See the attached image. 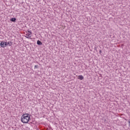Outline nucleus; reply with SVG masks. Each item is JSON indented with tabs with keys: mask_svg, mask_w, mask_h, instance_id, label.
<instances>
[{
	"mask_svg": "<svg viewBox=\"0 0 130 130\" xmlns=\"http://www.w3.org/2000/svg\"><path fill=\"white\" fill-rule=\"evenodd\" d=\"M128 123L129 124V126L130 127V119L128 121Z\"/></svg>",
	"mask_w": 130,
	"mask_h": 130,
	"instance_id": "obj_9",
	"label": "nucleus"
},
{
	"mask_svg": "<svg viewBox=\"0 0 130 130\" xmlns=\"http://www.w3.org/2000/svg\"><path fill=\"white\" fill-rule=\"evenodd\" d=\"M35 69H38V65L35 66Z\"/></svg>",
	"mask_w": 130,
	"mask_h": 130,
	"instance_id": "obj_8",
	"label": "nucleus"
},
{
	"mask_svg": "<svg viewBox=\"0 0 130 130\" xmlns=\"http://www.w3.org/2000/svg\"><path fill=\"white\" fill-rule=\"evenodd\" d=\"M100 52H101V50L100 51Z\"/></svg>",
	"mask_w": 130,
	"mask_h": 130,
	"instance_id": "obj_10",
	"label": "nucleus"
},
{
	"mask_svg": "<svg viewBox=\"0 0 130 130\" xmlns=\"http://www.w3.org/2000/svg\"><path fill=\"white\" fill-rule=\"evenodd\" d=\"M78 79H79V80H84V76H83V75H79V76H78Z\"/></svg>",
	"mask_w": 130,
	"mask_h": 130,
	"instance_id": "obj_5",
	"label": "nucleus"
},
{
	"mask_svg": "<svg viewBox=\"0 0 130 130\" xmlns=\"http://www.w3.org/2000/svg\"><path fill=\"white\" fill-rule=\"evenodd\" d=\"M37 43L38 45H42V43L39 40L37 41Z\"/></svg>",
	"mask_w": 130,
	"mask_h": 130,
	"instance_id": "obj_7",
	"label": "nucleus"
},
{
	"mask_svg": "<svg viewBox=\"0 0 130 130\" xmlns=\"http://www.w3.org/2000/svg\"><path fill=\"white\" fill-rule=\"evenodd\" d=\"M30 120V115L29 114H23L21 117V121L23 123H28Z\"/></svg>",
	"mask_w": 130,
	"mask_h": 130,
	"instance_id": "obj_1",
	"label": "nucleus"
},
{
	"mask_svg": "<svg viewBox=\"0 0 130 130\" xmlns=\"http://www.w3.org/2000/svg\"><path fill=\"white\" fill-rule=\"evenodd\" d=\"M5 44L6 46H8V45H9V46H12V42L11 41H9L8 42H5Z\"/></svg>",
	"mask_w": 130,
	"mask_h": 130,
	"instance_id": "obj_4",
	"label": "nucleus"
},
{
	"mask_svg": "<svg viewBox=\"0 0 130 130\" xmlns=\"http://www.w3.org/2000/svg\"><path fill=\"white\" fill-rule=\"evenodd\" d=\"M31 35H32V32L28 31V33L25 35V37L28 39H30L31 38Z\"/></svg>",
	"mask_w": 130,
	"mask_h": 130,
	"instance_id": "obj_2",
	"label": "nucleus"
},
{
	"mask_svg": "<svg viewBox=\"0 0 130 130\" xmlns=\"http://www.w3.org/2000/svg\"><path fill=\"white\" fill-rule=\"evenodd\" d=\"M6 42L2 41L0 43V46L3 48H5V47H6Z\"/></svg>",
	"mask_w": 130,
	"mask_h": 130,
	"instance_id": "obj_3",
	"label": "nucleus"
},
{
	"mask_svg": "<svg viewBox=\"0 0 130 130\" xmlns=\"http://www.w3.org/2000/svg\"><path fill=\"white\" fill-rule=\"evenodd\" d=\"M17 20V19H16V18H11L10 21H11V22H16V20Z\"/></svg>",
	"mask_w": 130,
	"mask_h": 130,
	"instance_id": "obj_6",
	"label": "nucleus"
}]
</instances>
